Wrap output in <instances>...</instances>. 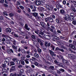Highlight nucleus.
<instances>
[{
    "mask_svg": "<svg viewBox=\"0 0 76 76\" xmlns=\"http://www.w3.org/2000/svg\"><path fill=\"white\" fill-rule=\"evenodd\" d=\"M56 21L57 23H61V20H60V19L58 18H56Z\"/></svg>",
    "mask_w": 76,
    "mask_h": 76,
    "instance_id": "obj_23",
    "label": "nucleus"
},
{
    "mask_svg": "<svg viewBox=\"0 0 76 76\" xmlns=\"http://www.w3.org/2000/svg\"><path fill=\"white\" fill-rule=\"evenodd\" d=\"M62 3L63 4H64V5H65V4H66V1L65 0H64L62 2Z\"/></svg>",
    "mask_w": 76,
    "mask_h": 76,
    "instance_id": "obj_52",
    "label": "nucleus"
},
{
    "mask_svg": "<svg viewBox=\"0 0 76 76\" xmlns=\"http://www.w3.org/2000/svg\"><path fill=\"white\" fill-rule=\"evenodd\" d=\"M44 37L47 39H50V38H51L50 35H45L44 36Z\"/></svg>",
    "mask_w": 76,
    "mask_h": 76,
    "instance_id": "obj_15",
    "label": "nucleus"
},
{
    "mask_svg": "<svg viewBox=\"0 0 76 76\" xmlns=\"http://www.w3.org/2000/svg\"><path fill=\"white\" fill-rule=\"evenodd\" d=\"M34 3L36 4L37 6H38L41 4V2L39 1V0H36L34 1Z\"/></svg>",
    "mask_w": 76,
    "mask_h": 76,
    "instance_id": "obj_6",
    "label": "nucleus"
},
{
    "mask_svg": "<svg viewBox=\"0 0 76 76\" xmlns=\"http://www.w3.org/2000/svg\"><path fill=\"white\" fill-rule=\"evenodd\" d=\"M45 64H47V65H50V64H50V62H49L45 60Z\"/></svg>",
    "mask_w": 76,
    "mask_h": 76,
    "instance_id": "obj_35",
    "label": "nucleus"
},
{
    "mask_svg": "<svg viewBox=\"0 0 76 76\" xmlns=\"http://www.w3.org/2000/svg\"><path fill=\"white\" fill-rule=\"evenodd\" d=\"M26 53H27V54H28V55H31V53L29 51H26Z\"/></svg>",
    "mask_w": 76,
    "mask_h": 76,
    "instance_id": "obj_51",
    "label": "nucleus"
},
{
    "mask_svg": "<svg viewBox=\"0 0 76 76\" xmlns=\"http://www.w3.org/2000/svg\"><path fill=\"white\" fill-rule=\"evenodd\" d=\"M72 23L73 24V25H76V21L74 20L72 21Z\"/></svg>",
    "mask_w": 76,
    "mask_h": 76,
    "instance_id": "obj_59",
    "label": "nucleus"
},
{
    "mask_svg": "<svg viewBox=\"0 0 76 76\" xmlns=\"http://www.w3.org/2000/svg\"><path fill=\"white\" fill-rule=\"evenodd\" d=\"M27 10L28 11V12H29L30 13L31 12V9L29 8H28L27 9Z\"/></svg>",
    "mask_w": 76,
    "mask_h": 76,
    "instance_id": "obj_63",
    "label": "nucleus"
},
{
    "mask_svg": "<svg viewBox=\"0 0 76 76\" xmlns=\"http://www.w3.org/2000/svg\"><path fill=\"white\" fill-rule=\"evenodd\" d=\"M21 64H22L23 66L24 65H25V61H21Z\"/></svg>",
    "mask_w": 76,
    "mask_h": 76,
    "instance_id": "obj_45",
    "label": "nucleus"
},
{
    "mask_svg": "<svg viewBox=\"0 0 76 76\" xmlns=\"http://www.w3.org/2000/svg\"><path fill=\"white\" fill-rule=\"evenodd\" d=\"M50 47L52 48L53 50H54L55 49V46L53 44H51L50 45Z\"/></svg>",
    "mask_w": 76,
    "mask_h": 76,
    "instance_id": "obj_32",
    "label": "nucleus"
},
{
    "mask_svg": "<svg viewBox=\"0 0 76 76\" xmlns=\"http://www.w3.org/2000/svg\"><path fill=\"white\" fill-rule=\"evenodd\" d=\"M41 4H43L45 3V2L44 0H38Z\"/></svg>",
    "mask_w": 76,
    "mask_h": 76,
    "instance_id": "obj_24",
    "label": "nucleus"
},
{
    "mask_svg": "<svg viewBox=\"0 0 76 76\" xmlns=\"http://www.w3.org/2000/svg\"><path fill=\"white\" fill-rule=\"evenodd\" d=\"M28 24H26L25 26V28L27 30V31H29V29H30V28H28Z\"/></svg>",
    "mask_w": 76,
    "mask_h": 76,
    "instance_id": "obj_19",
    "label": "nucleus"
},
{
    "mask_svg": "<svg viewBox=\"0 0 76 76\" xmlns=\"http://www.w3.org/2000/svg\"><path fill=\"white\" fill-rule=\"evenodd\" d=\"M69 46L71 48H72L74 50H76V47H75V46L73 45V44H70L69 45Z\"/></svg>",
    "mask_w": 76,
    "mask_h": 76,
    "instance_id": "obj_9",
    "label": "nucleus"
},
{
    "mask_svg": "<svg viewBox=\"0 0 76 76\" xmlns=\"http://www.w3.org/2000/svg\"><path fill=\"white\" fill-rule=\"evenodd\" d=\"M1 66L3 67H4V68H5V67H6L7 66L5 64H2L1 65Z\"/></svg>",
    "mask_w": 76,
    "mask_h": 76,
    "instance_id": "obj_43",
    "label": "nucleus"
},
{
    "mask_svg": "<svg viewBox=\"0 0 76 76\" xmlns=\"http://www.w3.org/2000/svg\"><path fill=\"white\" fill-rule=\"evenodd\" d=\"M49 17L48 18H46L45 19V21L46 22H48V21Z\"/></svg>",
    "mask_w": 76,
    "mask_h": 76,
    "instance_id": "obj_58",
    "label": "nucleus"
},
{
    "mask_svg": "<svg viewBox=\"0 0 76 76\" xmlns=\"http://www.w3.org/2000/svg\"><path fill=\"white\" fill-rule=\"evenodd\" d=\"M33 44L35 45L36 46H37L38 45V42L37 41H34L33 42Z\"/></svg>",
    "mask_w": 76,
    "mask_h": 76,
    "instance_id": "obj_33",
    "label": "nucleus"
},
{
    "mask_svg": "<svg viewBox=\"0 0 76 76\" xmlns=\"http://www.w3.org/2000/svg\"><path fill=\"white\" fill-rule=\"evenodd\" d=\"M37 11V7L34 6V8L33 9V10H32V12H35Z\"/></svg>",
    "mask_w": 76,
    "mask_h": 76,
    "instance_id": "obj_30",
    "label": "nucleus"
},
{
    "mask_svg": "<svg viewBox=\"0 0 76 76\" xmlns=\"http://www.w3.org/2000/svg\"><path fill=\"white\" fill-rule=\"evenodd\" d=\"M60 12L61 14H62V15H64V14L66 13V12H65V11L63 9L61 10H60Z\"/></svg>",
    "mask_w": 76,
    "mask_h": 76,
    "instance_id": "obj_18",
    "label": "nucleus"
},
{
    "mask_svg": "<svg viewBox=\"0 0 76 76\" xmlns=\"http://www.w3.org/2000/svg\"><path fill=\"white\" fill-rule=\"evenodd\" d=\"M56 7L58 9H59L60 8H62V6L60 4V2H57L56 3Z\"/></svg>",
    "mask_w": 76,
    "mask_h": 76,
    "instance_id": "obj_4",
    "label": "nucleus"
},
{
    "mask_svg": "<svg viewBox=\"0 0 76 76\" xmlns=\"http://www.w3.org/2000/svg\"><path fill=\"white\" fill-rule=\"evenodd\" d=\"M46 7L48 9V10L49 11H53L54 7L53 6H50L48 5H46Z\"/></svg>",
    "mask_w": 76,
    "mask_h": 76,
    "instance_id": "obj_3",
    "label": "nucleus"
},
{
    "mask_svg": "<svg viewBox=\"0 0 76 76\" xmlns=\"http://www.w3.org/2000/svg\"><path fill=\"white\" fill-rule=\"evenodd\" d=\"M12 47L14 50H15V52L16 53H17L18 52V48L17 46H15V45H12Z\"/></svg>",
    "mask_w": 76,
    "mask_h": 76,
    "instance_id": "obj_14",
    "label": "nucleus"
},
{
    "mask_svg": "<svg viewBox=\"0 0 76 76\" xmlns=\"http://www.w3.org/2000/svg\"><path fill=\"white\" fill-rule=\"evenodd\" d=\"M48 70V72H50L51 73H53V71H52V69L50 68H49V69Z\"/></svg>",
    "mask_w": 76,
    "mask_h": 76,
    "instance_id": "obj_38",
    "label": "nucleus"
},
{
    "mask_svg": "<svg viewBox=\"0 0 76 76\" xmlns=\"http://www.w3.org/2000/svg\"><path fill=\"white\" fill-rule=\"evenodd\" d=\"M57 65L59 67H63V64L62 63L58 62L57 64Z\"/></svg>",
    "mask_w": 76,
    "mask_h": 76,
    "instance_id": "obj_20",
    "label": "nucleus"
},
{
    "mask_svg": "<svg viewBox=\"0 0 76 76\" xmlns=\"http://www.w3.org/2000/svg\"><path fill=\"white\" fill-rule=\"evenodd\" d=\"M7 32H11V29L9 28H7L6 29Z\"/></svg>",
    "mask_w": 76,
    "mask_h": 76,
    "instance_id": "obj_29",
    "label": "nucleus"
},
{
    "mask_svg": "<svg viewBox=\"0 0 76 76\" xmlns=\"http://www.w3.org/2000/svg\"><path fill=\"white\" fill-rule=\"evenodd\" d=\"M19 7H20L21 9H22L23 10V9H24V7L21 5L19 6Z\"/></svg>",
    "mask_w": 76,
    "mask_h": 76,
    "instance_id": "obj_60",
    "label": "nucleus"
},
{
    "mask_svg": "<svg viewBox=\"0 0 76 76\" xmlns=\"http://www.w3.org/2000/svg\"><path fill=\"white\" fill-rule=\"evenodd\" d=\"M65 20H70V16L68 15H66L65 17L64 18Z\"/></svg>",
    "mask_w": 76,
    "mask_h": 76,
    "instance_id": "obj_12",
    "label": "nucleus"
},
{
    "mask_svg": "<svg viewBox=\"0 0 76 76\" xmlns=\"http://www.w3.org/2000/svg\"><path fill=\"white\" fill-rule=\"evenodd\" d=\"M36 40L38 41V42H39V43H40V42H41V39H39V38H37Z\"/></svg>",
    "mask_w": 76,
    "mask_h": 76,
    "instance_id": "obj_39",
    "label": "nucleus"
},
{
    "mask_svg": "<svg viewBox=\"0 0 76 76\" xmlns=\"http://www.w3.org/2000/svg\"><path fill=\"white\" fill-rule=\"evenodd\" d=\"M10 76H16V73H11L10 74Z\"/></svg>",
    "mask_w": 76,
    "mask_h": 76,
    "instance_id": "obj_31",
    "label": "nucleus"
},
{
    "mask_svg": "<svg viewBox=\"0 0 76 76\" xmlns=\"http://www.w3.org/2000/svg\"><path fill=\"white\" fill-rule=\"evenodd\" d=\"M73 44L75 45H76V41H73Z\"/></svg>",
    "mask_w": 76,
    "mask_h": 76,
    "instance_id": "obj_64",
    "label": "nucleus"
},
{
    "mask_svg": "<svg viewBox=\"0 0 76 76\" xmlns=\"http://www.w3.org/2000/svg\"><path fill=\"white\" fill-rule=\"evenodd\" d=\"M61 57L62 59V61L63 63L66 64V66H69V61H67L64 59L62 56H61Z\"/></svg>",
    "mask_w": 76,
    "mask_h": 76,
    "instance_id": "obj_1",
    "label": "nucleus"
},
{
    "mask_svg": "<svg viewBox=\"0 0 76 76\" xmlns=\"http://www.w3.org/2000/svg\"><path fill=\"white\" fill-rule=\"evenodd\" d=\"M45 56L46 58L48 60H49V61H51L52 60V58H51L50 57V56L48 54H47Z\"/></svg>",
    "mask_w": 76,
    "mask_h": 76,
    "instance_id": "obj_5",
    "label": "nucleus"
},
{
    "mask_svg": "<svg viewBox=\"0 0 76 76\" xmlns=\"http://www.w3.org/2000/svg\"><path fill=\"white\" fill-rule=\"evenodd\" d=\"M32 14L33 16L34 17L36 18V17L38 15V14L37 12H34V13H32Z\"/></svg>",
    "mask_w": 76,
    "mask_h": 76,
    "instance_id": "obj_21",
    "label": "nucleus"
},
{
    "mask_svg": "<svg viewBox=\"0 0 76 76\" xmlns=\"http://www.w3.org/2000/svg\"><path fill=\"white\" fill-rule=\"evenodd\" d=\"M39 44L40 45L41 47H42L43 46H44V45L43 44L42 42L39 43Z\"/></svg>",
    "mask_w": 76,
    "mask_h": 76,
    "instance_id": "obj_42",
    "label": "nucleus"
},
{
    "mask_svg": "<svg viewBox=\"0 0 76 76\" xmlns=\"http://www.w3.org/2000/svg\"><path fill=\"white\" fill-rule=\"evenodd\" d=\"M61 48H63V49H65V50L66 49V48L63 46H61Z\"/></svg>",
    "mask_w": 76,
    "mask_h": 76,
    "instance_id": "obj_54",
    "label": "nucleus"
},
{
    "mask_svg": "<svg viewBox=\"0 0 76 76\" xmlns=\"http://www.w3.org/2000/svg\"><path fill=\"white\" fill-rule=\"evenodd\" d=\"M49 52L50 55L52 56H56V55L54 54V53L53 51L51 50H49Z\"/></svg>",
    "mask_w": 76,
    "mask_h": 76,
    "instance_id": "obj_11",
    "label": "nucleus"
},
{
    "mask_svg": "<svg viewBox=\"0 0 76 76\" xmlns=\"http://www.w3.org/2000/svg\"><path fill=\"white\" fill-rule=\"evenodd\" d=\"M71 7L72 11H73V12H76V10L75 8H74V7H73L71 6Z\"/></svg>",
    "mask_w": 76,
    "mask_h": 76,
    "instance_id": "obj_34",
    "label": "nucleus"
},
{
    "mask_svg": "<svg viewBox=\"0 0 76 76\" xmlns=\"http://www.w3.org/2000/svg\"><path fill=\"white\" fill-rule=\"evenodd\" d=\"M19 24L20 25V26H23V25H24L23 23L22 22H19Z\"/></svg>",
    "mask_w": 76,
    "mask_h": 76,
    "instance_id": "obj_48",
    "label": "nucleus"
},
{
    "mask_svg": "<svg viewBox=\"0 0 76 76\" xmlns=\"http://www.w3.org/2000/svg\"><path fill=\"white\" fill-rule=\"evenodd\" d=\"M38 51L39 53H41V52H42V50H41V49H38Z\"/></svg>",
    "mask_w": 76,
    "mask_h": 76,
    "instance_id": "obj_50",
    "label": "nucleus"
},
{
    "mask_svg": "<svg viewBox=\"0 0 76 76\" xmlns=\"http://www.w3.org/2000/svg\"><path fill=\"white\" fill-rule=\"evenodd\" d=\"M39 34H41V35H44V32H42V31H40L39 33Z\"/></svg>",
    "mask_w": 76,
    "mask_h": 76,
    "instance_id": "obj_62",
    "label": "nucleus"
},
{
    "mask_svg": "<svg viewBox=\"0 0 76 76\" xmlns=\"http://www.w3.org/2000/svg\"><path fill=\"white\" fill-rule=\"evenodd\" d=\"M18 68H19V69H21L22 67H23V66L22 65H19L18 66Z\"/></svg>",
    "mask_w": 76,
    "mask_h": 76,
    "instance_id": "obj_56",
    "label": "nucleus"
},
{
    "mask_svg": "<svg viewBox=\"0 0 76 76\" xmlns=\"http://www.w3.org/2000/svg\"><path fill=\"white\" fill-rule=\"evenodd\" d=\"M34 64L35 66H37V67H40V66H42V65L39 64V63H38L37 62H34Z\"/></svg>",
    "mask_w": 76,
    "mask_h": 76,
    "instance_id": "obj_16",
    "label": "nucleus"
},
{
    "mask_svg": "<svg viewBox=\"0 0 76 76\" xmlns=\"http://www.w3.org/2000/svg\"><path fill=\"white\" fill-rule=\"evenodd\" d=\"M21 52L23 53H24V54H26V52H25V50L24 49H22L21 50Z\"/></svg>",
    "mask_w": 76,
    "mask_h": 76,
    "instance_id": "obj_53",
    "label": "nucleus"
},
{
    "mask_svg": "<svg viewBox=\"0 0 76 76\" xmlns=\"http://www.w3.org/2000/svg\"><path fill=\"white\" fill-rule=\"evenodd\" d=\"M29 7L31 9H33L34 8V6H33V5H30Z\"/></svg>",
    "mask_w": 76,
    "mask_h": 76,
    "instance_id": "obj_55",
    "label": "nucleus"
},
{
    "mask_svg": "<svg viewBox=\"0 0 76 76\" xmlns=\"http://www.w3.org/2000/svg\"><path fill=\"white\" fill-rule=\"evenodd\" d=\"M0 44L1 45H4V42L3 41H2L1 42L0 41Z\"/></svg>",
    "mask_w": 76,
    "mask_h": 76,
    "instance_id": "obj_47",
    "label": "nucleus"
},
{
    "mask_svg": "<svg viewBox=\"0 0 76 76\" xmlns=\"http://www.w3.org/2000/svg\"><path fill=\"white\" fill-rule=\"evenodd\" d=\"M70 20H72V21L73 20H74L75 19V18L73 17H72L71 18L70 17Z\"/></svg>",
    "mask_w": 76,
    "mask_h": 76,
    "instance_id": "obj_46",
    "label": "nucleus"
},
{
    "mask_svg": "<svg viewBox=\"0 0 76 76\" xmlns=\"http://www.w3.org/2000/svg\"><path fill=\"white\" fill-rule=\"evenodd\" d=\"M17 60H18V58H13L12 59L13 61H14V62H15V61H17Z\"/></svg>",
    "mask_w": 76,
    "mask_h": 76,
    "instance_id": "obj_57",
    "label": "nucleus"
},
{
    "mask_svg": "<svg viewBox=\"0 0 76 76\" xmlns=\"http://www.w3.org/2000/svg\"><path fill=\"white\" fill-rule=\"evenodd\" d=\"M15 70V66H11V68H10V72H12L14 71Z\"/></svg>",
    "mask_w": 76,
    "mask_h": 76,
    "instance_id": "obj_13",
    "label": "nucleus"
},
{
    "mask_svg": "<svg viewBox=\"0 0 76 76\" xmlns=\"http://www.w3.org/2000/svg\"><path fill=\"white\" fill-rule=\"evenodd\" d=\"M68 56L69 58H71L72 59H75L76 58V56H75L71 54H69Z\"/></svg>",
    "mask_w": 76,
    "mask_h": 76,
    "instance_id": "obj_8",
    "label": "nucleus"
},
{
    "mask_svg": "<svg viewBox=\"0 0 76 76\" xmlns=\"http://www.w3.org/2000/svg\"><path fill=\"white\" fill-rule=\"evenodd\" d=\"M4 64H5L6 66H7V65L9 66V65L10 64V63H9V62H8L7 61H6L4 62Z\"/></svg>",
    "mask_w": 76,
    "mask_h": 76,
    "instance_id": "obj_26",
    "label": "nucleus"
},
{
    "mask_svg": "<svg viewBox=\"0 0 76 76\" xmlns=\"http://www.w3.org/2000/svg\"><path fill=\"white\" fill-rule=\"evenodd\" d=\"M52 37L53 38V39H56V41H58V39H57V37L55 36L54 35H53Z\"/></svg>",
    "mask_w": 76,
    "mask_h": 76,
    "instance_id": "obj_37",
    "label": "nucleus"
},
{
    "mask_svg": "<svg viewBox=\"0 0 76 76\" xmlns=\"http://www.w3.org/2000/svg\"><path fill=\"white\" fill-rule=\"evenodd\" d=\"M9 15L10 17H13L14 16V15L13 13H10L9 14Z\"/></svg>",
    "mask_w": 76,
    "mask_h": 76,
    "instance_id": "obj_41",
    "label": "nucleus"
},
{
    "mask_svg": "<svg viewBox=\"0 0 76 76\" xmlns=\"http://www.w3.org/2000/svg\"><path fill=\"white\" fill-rule=\"evenodd\" d=\"M59 70L60 71L62 72H64V70L63 69L61 68L60 69H59Z\"/></svg>",
    "mask_w": 76,
    "mask_h": 76,
    "instance_id": "obj_61",
    "label": "nucleus"
},
{
    "mask_svg": "<svg viewBox=\"0 0 76 76\" xmlns=\"http://www.w3.org/2000/svg\"><path fill=\"white\" fill-rule=\"evenodd\" d=\"M49 67L50 68V69H51L53 70L54 69V66H50Z\"/></svg>",
    "mask_w": 76,
    "mask_h": 76,
    "instance_id": "obj_40",
    "label": "nucleus"
},
{
    "mask_svg": "<svg viewBox=\"0 0 76 76\" xmlns=\"http://www.w3.org/2000/svg\"><path fill=\"white\" fill-rule=\"evenodd\" d=\"M34 56L35 57H36V58H38V57H39V55H38V54L37 53L34 54Z\"/></svg>",
    "mask_w": 76,
    "mask_h": 76,
    "instance_id": "obj_28",
    "label": "nucleus"
},
{
    "mask_svg": "<svg viewBox=\"0 0 76 76\" xmlns=\"http://www.w3.org/2000/svg\"><path fill=\"white\" fill-rule=\"evenodd\" d=\"M13 44L14 45H15L16 44V40H15L12 39V40H11Z\"/></svg>",
    "mask_w": 76,
    "mask_h": 76,
    "instance_id": "obj_25",
    "label": "nucleus"
},
{
    "mask_svg": "<svg viewBox=\"0 0 76 76\" xmlns=\"http://www.w3.org/2000/svg\"><path fill=\"white\" fill-rule=\"evenodd\" d=\"M3 13L4 15H6V16H8V14H7V12H6V11L3 12Z\"/></svg>",
    "mask_w": 76,
    "mask_h": 76,
    "instance_id": "obj_44",
    "label": "nucleus"
},
{
    "mask_svg": "<svg viewBox=\"0 0 76 76\" xmlns=\"http://www.w3.org/2000/svg\"><path fill=\"white\" fill-rule=\"evenodd\" d=\"M47 47L46 46L44 45V46H43L41 48L43 49V51H44V50H47Z\"/></svg>",
    "mask_w": 76,
    "mask_h": 76,
    "instance_id": "obj_27",
    "label": "nucleus"
},
{
    "mask_svg": "<svg viewBox=\"0 0 76 76\" xmlns=\"http://www.w3.org/2000/svg\"><path fill=\"white\" fill-rule=\"evenodd\" d=\"M45 45L46 46V47H50V45H51V43H50V42L48 43V42L45 41Z\"/></svg>",
    "mask_w": 76,
    "mask_h": 76,
    "instance_id": "obj_10",
    "label": "nucleus"
},
{
    "mask_svg": "<svg viewBox=\"0 0 76 76\" xmlns=\"http://www.w3.org/2000/svg\"><path fill=\"white\" fill-rule=\"evenodd\" d=\"M10 66H13L14 65H15V63L14 61H11L10 62Z\"/></svg>",
    "mask_w": 76,
    "mask_h": 76,
    "instance_id": "obj_22",
    "label": "nucleus"
},
{
    "mask_svg": "<svg viewBox=\"0 0 76 76\" xmlns=\"http://www.w3.org/2000/svg\"><path fill=\"white\" fill-rule=\"evenodd\" d=\"M2 35L3 37H5V38L7 39V40H8L9 41H12V39H13L11 38V37H10L9 36L5 35L4 34H2Z\"/></svg>",
    "mask_w": 76,
    "mask_h": 76,
    "instance_id": "obj_2",
    "label": "nucleus"
},
{
    "mask_svg": "<svg viewBox=\"0 0 76 76\" xmlns=\"http://www.w3.org/2000/svg\"><path fill=\"white\" fill-rule=\"evenodd\" d=\"M48 21L49 22H51V23H53L54 22V20H53V18L51 17H49Z\"/></svg>",
    "mask_w": 76,
    "mask_h": 76,
    "instance_id": "obj_17",
    "label": "nucleus"
},
{
    "mask_svg": "<svg viewBox=\"0 0 76 76\" xmlns=\"http://www.w3.org/2000/svg\"><path fill=\"white\" fill-rule=\"evenodd\" d=\"M40 24L41 26H42V27H43V28H46L47 24H45V23H42L41 22H40Z\"/></svg>",
    "mask_w": 76,
    "mask_h": 76,
    "instance_id": "obj_7",
    "label": "nucleus"
},
{
    "mask_svg": "<svg viewBox=\"0 0 76 76\" xmlns=\"http://www.w3.org/2000/svg\"><path fill=\"white\" fill-rule=\"evenodd\" d=\"M39 15H40V16H42V17H44V15L42 12H41L39 13Z\"/></svg>",
    "mask_w": 76,
    "mask_h": 76,
    "instance_id": "obj_36",
    "label": "nucleus"
},
{
    "mask_svg": "<svg viewBox=\"0 0 76 76\" xmlns=\"http://www.w3.org/2000/svg\"><path fill=\"white\" fill-rule=\"evenodd\" d=\"M5 42L7 43V44H10V41L9 40H6L5 41Z\"/></svg>",
    "mask_w": 76,
    "mask_h": 76,
    "instance_id": "obj_49",
    "label": "nucleus"
}]
</instances>
